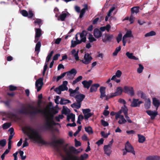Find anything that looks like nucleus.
<instances>
[{
	"mask_svg": "<svg viewBox=\"0 0 160 160\" xmlns=\"http://www.w3.org/2000/svg\"><path fill=\"white\" fill-rule=\"evenodd\" d=\"M23 153L24 152L22 151L21 150L19 152V154L20 155L22 159V160H25L26 157V156H23Z\"/></svg>",
	"mask_w": 160,
	"mask_h": 160,
	"instance_id": "bf43d9fd",
	"label": "nucleus"
},
{
	"mask_svg": "<svg viewBox=\"0 0 160 160\" xmlns=\"http://www.w3.org/2000/svg\"><path fill=\"white\" fill-rule=\"evenodd\" d=\"M88 9V5L87 4H86L84 5V8H83L80 11V13L79 16V18H82L85 13L86 12V10Z\"/></svg>",
	"mask_w": 160,
	"mask_h": 160,
	"instance_id": "b1692460",
	"label": "nucleus"
},
{
	"mask_svg": "<svg viewBox=\"0 0 160 160\" xmlns=\"http://www.w3.org/2000/svg\"><path fill=\"white\" fill-rule=\"evenodd\" d=\"M139 8L138 7H134L132 8L131 9L132 13L133 14L134 13L137 14L139 12Z\"/></svg>",
	"mask_w": 160,
	"mask_h": 160,
	"instance_id": "37998d69",
	"label": "nucleus"
},
{
	"mask_svg": "<svg viewBox=\"0 0 160 160\" xmlns=\"http://www.w3.org/2000/svg\"><path fill=\"white\" fill-rule=\"evenodd\" d=\"M35 35L34 42H36L39 40V38L42 35L41 30L39 28H35Z\"/></svg>",
	"mask_w": 160,
	"mask_h": 160,
	"instance_id": "a211bd4d",
	"label": "nucleus"
},
{
	"mask_svg": "<svg viewBox=\"0 0 160 160\" xmlns=\"http://www.w3.org/2000/svg\"><path fill=\"white\" fill-rule=\"evenodd\" d=\"M122 92V89L121 87H118L117 88L116 92L114 93H111L110 95L106 96L107 98H110L118 95L121 94Z\"/></svg>",
	"mask_w": 160,
	"mask_h": 160,
	"instance_id": "0eeeda50",
	"label": "nucleus"
},
{
	"mask_svg": "<svg viewBox=\"0 0 160 160\" xmlns=\"http://www.w3.org/2000/svg\"><path fill=\"white\" fill-rule=\"evenodd\" d=\"M147 114L150 116L151 119L153 120L158 114V112L156 111L148 110L146 111Z\"/></svg>",
	"mask_w": 160,
	"mask_h": 160,
	"instance_id": "f3484780",
	"label": "nucleus"
},
{
	"mask_svg": "<svg viewBox=\"0 0 160 160\" xmlns=\"http://www.w3.org/2000/svg\"><path fill=\"white\" fill-rule=\"evenodd\" d=\"M125 149L127 152H131L133 155H135V152L133 147L128 141L126 143Z\"/></svg>",
	"mask_w": 160,
	"mask_h": 160,
	"instance_id": "6e6552de",
	"label": "nucleus"
},
{
	"mask_svg": "<svg viewBox=\"0 0 160 160\" xmlns=\"http://www.w3.org/2000/svg\"><path fill=\"white\" fill-rule=\"evenodd\" d=\"M82 78V77L81 76H80L78 77L77 78L74 80L72 82V85H74L78 82L81 81Z\"/></svg>",
	"mask_w": 160,
	"mask_h": 160,
	"instance_id": "49530a36",
	"label": "nucleus"
},
{
	"mask_svg": "<svg viewBox=\"0 0 160 160\" xmlns=\"http://www.w3.org/2000/svg\"><path fill=\"white\" fill-rule=\"evenodd\" d=\"M46 122V126L49 129H51L53 125H58L61 127V125L59 123H56L53 121L52 117L46 115L45 117Z\"/></svg>",
	"mask_w": 160,
	"mask_h": 160,
	"instance_id": "7ed1b4c3",
	"label": "nucleus"
},
{
	"mask_svg": "<svg viewBox=\"0 0 160 160\" xmlns=\"http://www.w3.org/2000/svg\"><path fill=\"white\" fill-rule=\"evenodd\" d=\"M11 125L10 123H6L2 125V127L4 129H6L10 127Z\"/></svg>",
	"mask_w": 160,
	"mask_h": 160,
	"instance_id": "09e8293b",
	"label": "nucleus"
},
{
	"mask_svg": "<svg viewBox=\"0 0 160 160\" xmlns=\"http://www.w3.org/2000/svg\"><path fill=\"white\" fill-rule=\"evenodd\" d=\"M122 109L120 110V111H119L118 112H117L115 115V119L116 120L118 119L119 117H120L121 116H122V115H121V113H122Z\"/></svg>",
	"mask_w": 160,
	"mask_h": 160,
	"instance_id": "5fc2aeb1",
	"label": "nucleus"
},
{
	"mask_svg": "<svg viewBox=\"0 0 160 160\" xmlns=\"http://www.w3.org/2000/svg\"><path fill=\"white\" fill-rule=\"evenodd\" d=\"M115 9V8L114 7H112L110 8L107 14L108 16L110 17L111 15L112 12Z\"/></svg>",
	"mask_w": 160,
	"mask_h": 160,
	"instance_id": "052dcab7",
	"label": "nucleus"
},
{
	"mask_svg": "<svg viewBox=\"0 0 160 160\" xmlns=\"http://www.w3.org/2000/svg\"><path fill=\"white\" fill-rule=\"evenodd\" d=\"M126 55L128 58L130 59L135 60L138 59V58L133 55V53H130L129 52H128L126 53Z\"/></svg>",
	"mask_w": 160,
	"mask_h": 160,
	"instance_id": "cd10ccee",
	"label": "nucleus"
},
{
	"mask_svg": "<svg viewBox=\"0 0 160 160\" xmlns=\"http://www.w3.org/2000/svg\"><path fill=\"white\" fill-rule=\"evenodd\" d=\"M151 102L149 98H146L145 99L144 107L146 109H149L151 106Z\"/></svg>",
	"mask_w": 160,
	"mask_h": 160,
	"instance_id": "bb28decb",
	"label": "nucleus"
},
{
	"mask_svg": "<svg viewBox=\"0 0 160 160\" xmlns=\"http://www.w3.org/2000/svg\"><path fill=\"white\" fill-rule=\"evenodd\" d=\"M156 34V32L154 31H152L146 33L145 35L144 36L145 37H148L154 36Z\"/></svg>",
	"mask_w": 160,
	"mask_h": 160,
	"instance_id": "ea45409f",
	"label": "nucleus"
},
{
	"mask_svg": "<svg viewBox=\"0 0 160 160\" xmlns=\"http://www.w3.org/2000/svg\"><path fill=\"white\" fill-rule=\"evenodd\" d=\"M42 110L40 109H38L36 108H32V114H35L41 112Z\"/></svg>",
	"mask_w": 160,
	"mask_h": 160,
	"instance_id": "58836bf2",
	"label": "nucleus"
},
{
	"mask_svg": "<svg viewBox=\"0 0 160 160\" xmlns=\"http://www.w3.org/2000/svg\"><path fill=\"white\" fill-rule=\"evenodd\" d=\"M22 130L23 132L26 134L30 139L42 144H46L47 143L41 138L38 130L33 127L27 126L22 128Z\"/></svg>",
	"mask_w": 160,
	"mask_h": 160,
	"instance_id": "f257e3e1",
	"label": "nucleus"
},
{
	"mask_svg": "<svg viewBox=\"0 0 160 160\" xmlns=\"http://www.w3.org/2000/svg\"><path fill=\"white\" fill-rule=\"evenodd\" d=\"M41 46V43L40 42H38L36 45L35 51L38 52V54L39 53L40 51Z\"/></svg>",
	"mask_w": 160,
	"mask_h": 160,
	"instance_id": "79ce46f5",
	"label": "nucleus"
},
{
	"mask_svg": "<svg viewBox=\"0 0 160 160\" xmlns=\"http://www.w3.org/2000/svg\"><path fill=\"white\" fill-rule=\"evenodd\" d=\"M72 54L74 57L76 61H78L79 57L78 56V51H76L75 49H73L71 52Z\"/></svg>",
	"mask_w": 160,
	"mask_h": 160,
	"instance_id": "7c9ffc66",
	"label": "nucleus"
},
{
	"mask_svg": "<svg viewBox=\"0 0 160 160\" xmlns=\"http://www.w3.org/2000/svg\"><path fill=\"white\" fill-rule=\"evenodd\" d=\"M43 85V79L42 78L37 79L35 82V87L37 92L39 91L41 89Z\"/></svg>",
	"mask_w": 160,
	"mask_h": 160,
	"instance_id": "9b49d317",
	"label": "nucleus"
},
{
	"mask_svg": "<svg viewBox=\"0 0 160 160\" xmlns=\"http://www.w3.org/2000/svg\"><path fill=\"white\" fill-rule=\"evenodd\" d=\"M66 73L67 74V75H69L70 74L71 75H72L73 74L74 77V76L77 73V71L74 68L72 69L70 71L66 72Z\"/></svg>",
	"mask_w": 160,
	"mask_h": 160,
	"instance_id": "e433bc0d",
	"label": "nucleus"
},
{
	"mask_svg": "<svg viewBox=\"0 0 160 160\" xmlns=\"http://www.w3.org/2000/svg\"><path fill=\"white\" fill-rule=\"evenodd\" d=\"M99 84L97 83L92 85L90 88V92H96L98 88L99 87Z\"/></svg>",
	"mask_w": 160,
	"mask_h": 160,
	"instance_id": "2f4dec72",
	"label": "nucleus"
},
{
	"mask_svg": "<svg viewBox=\"0 0 160 160\" xmlns=\"http://www.w3.org/2000/svg\"><path fill=\"white\" fill-rule=\"evenodd\" d=\"M21 13L24 17H28V18H31L33 16L34 14L31 10H29L28 13L25 10H23L21 11Z\"/></svg>",
	"mask_w": 160,
	"mask_h": 160,
	"instance_id": "4468645a",
	"label": "nucleus"
},
{
	"mask_svg": "<svg viewBox=\"0 0 160 160\" xmlns=\"http://www.w3.org/2000/svg\"><path fill=\"white\" fill-rule=\"evenodd\" d=\"M122 74V72L119 70H118L115 74V76L118 78H120Z\"/></svg>",
	"mask_w": 160,
	"mask_h": 160,
	"instance_id": "774afa93",
	"label": "nucleus"
},
{
	"mask_svg": "<svg viewBox=\"0 0 160 160\" xmlns=\"http://www.w3.org/2000/svg\"><path fill=\"white\" fill-rule=\"evenodd\" d=\"M101 122L102 125L104 127H106L108 125V122L103 120H101Z\"/></svg>",
	"mask_w": 160,
	"mask_h": 160,
	"instance_id": "338daca9",
	"label": "nucleus"
},
{
	"mask_svg": "<svg viewBox=\"0 0 160 160\" xmlns=\"http://www.w3.org/2000/svg\"><path fill=\"white\" fill-rule=\"evenodd\" d=\"M121 109L124 115L128 114V109L126 105H124L123 107H122Z\"/></svg>",
	"mask_w": 160,
	"mask_h": 160,
	"instance_id": "de8ad7c7",
	"label": "nucleus"
},
{
	"mask_svg": "<svg viewBox=\"0 0 160 160\" xmlns=\"http://www.w3.org/2000/svg\"><path fill=\"white\" fill-rule=\"evenodd\" d=\"M92 82V81L90 80L88 81L86 80L83 81L82 82V83L84 87L85 88H86L88 89Z\"/></svg>",
	"mask_w": 160,
	"mask_h": 160,
	"instance_id": "5701e85b",
	"label": "nucleus"
},
{
	"mask_svg": "<svg viewBox=\"0 0 160 160\" xmlns=\"http://www.w3.org/2000/svg\"><path fill=\"white\" fill-rule=\"evenodd\" d=\"M84 118L83 116L82 115H80L78 117V119L77 121V123L79 124H81V121Z\"/></svg>",
	"mask_w": 160,
	"mask_h": 160,
	"instance_id": "603ef678",
	"label": "nucleus"
},
{
	"mask_svg": "<svg viewBox=\"0 0 160 160\" xmlns=\"http://www.w3.org/2000/svg\"><path fill=\"white\" fill-rule=\"evenodd\" d=\"M69 91L70 92V95L71 96H73L74 94L76 93L77 91L76 90H73L72 89H69Z\"/></svg>",
	"mask_w": 160,
	"mask_h": 160,
	"instance_id": "0e129e2a",
	"label": "nucleus"
},
{
	"mask_svg": "<svg viewBox=\"0 0 160 160\" xmlns=\"http://www.w3.org/2000/svg\"><path fill=\"white\" fill-rule=\"evenodd\" d=\"M70 14L68 12H62V14L58 17V20H60L62 21H64L65 18L69 16Z\"/></svg>",
	"mask_w": 160,
	"mask_h": 160,
	"instance_id": "2eb2a0df",
	"label": "nucleus"
},
{
	"mask_svg": "<svg viewBox=\"0 0 160 160\" xmlns=\"http://www.w3.org/2000/svg\"><path fill=\"white\" fill-rule=\"evenodd\" d=\"M63 116L62 115H59L58 116L56 117L55 119L57 121L59 122L61 119H63Z\"/></svg>",
	"mask_w": 160,
	"mask_h": 160,
	"instance_id": "e2e57ef3",
	"label": "nucleus"
},
{
	"mask_svg": "<svg viewBox=\"0 0 160 160\" xmlns=\"http://www.w3.org/2000/svg\"><path fill=\"white\" fill-rule=\"evenodd\" d=\"M10 152V150L7 149L4 152V153L1 155V158L2 160H3L5 158V155L7 154Z\"/></svg>",
	"mask_w": 160,
	"mask_h": 160,
	"instance_id": "864d4df0",
	"label": "nucleus"
},
{
	"mask_svg": "<svg viewBox=\"0 0 160 160\" xmlns=\"http://www.w3.org/2000/svg\"><path fill=\"white\" fill-rule=\"evenodd\" d=\"M133 35L132 34V32L131 30H128L126 34L124 35L122 38V39L125 40H127L128 38L132 37Z\"/></svg>",
	"mask_w": 160,
	"mask_h": 160,
	"instance_id": "c85d7f7f",
	"label": "nucleus"
},
{
	"mask_svg": "<svg viewBox=\"0 0 160 160\" xmlns=\"http://www.w3.org/2000/svg\"><path fill=\"white\" fill-rule=\"evenodd\" d=\"M64 142V140L63 139H60L57 140H53L52 142L54 149L61 155L62 154L60 150L61 146L59 145V144H62Z\"/></svg>",
	"mask_w": 160,
	"mask_h": 160,
	"instance_id": "20e7f679",
	"label": "nucleus"
},
{
	"mask_svg": "<svg viewBox=\"0 0 160 160\" xmlns=\"http://www.w3.org/2000/svg\"><path fill=\"white\" fill-rule=\"evenodd\" d=\"M93 35L96 38H99L101 37L102 33L98 29L95 28L94 30Z\"/></svg>",
	"mask_w": 160,
	"mask_h": 160,
	"instance_id": "4be33fe9",
	"label": "nucleus"
},
{
	"mask_svg": "<svg viewBox=\"0 0 160 160\" xmlns=\"http://www.w3.org/2000/svg\"><path fill=\"white\" fill-rule=\"evenodd\" d=\"M72 108H76L78 109L81 107V103L77 102L74 103L71 105Z\"/></svg>",
	"mask_w": 160,
	"mask_h": 160,
	"instance_id": "f704fd0d",
	"label": "nucleus"
},
{
	"mask_svg": "<svg viewBox=\"0 0 160 160\" xmlns=\"http://www.w3.org/2000/svg\"><path fill=\"white\" fill-rule=\"evenodd\" d=\"M42 21L39 19H37L34 21V23L35 24H38L40 27L42 25Z\"/></svg>",
	"mask_w": 160,
	"mask_h": 160,
	"instance_id": "13d9d810",
	"label": "nucleus"
},
{
	"mask_svg": "<svg viewBox=\"0 0 160 160\" xmlns=\"http://www.w3.org/2000/svg\"><path fill=\"white\" fill-rule=\"evenodd\" d=\"M142 103L143 102L142 101H139L138 99H133L131 106L132 107H135L139 106L140 104Z\"/></svg>",
	"mask_w": 160,
	"mask_h": 160,
	"instance_id": "aec40b11",
	"label": "nucleus"
},
{
	"mask_svg": "<svg viewBox=\"0 0 160 160\" xmlns=\"http://www.w3.org/2000/svg\"><path fill=\"white\" fill-rule=\"evenodd\" d=\"M138 141L139 142L143 143L145 141V138L143 135L138 134Z\"/></svg>",
	"mask_w": 160,
	"mask_h": 160,
	"instance_id": "4c0bfd02",
	"label": "nucleus"
},
{
	"mask_svg": "<svg viewBox=\"0 0 160 160\" xmlns=\"http://www.w3.org/2000/svg\"><path fill=\"white\" fill-rule=\"evenodd\" d=\"M68 83L67 81H64L63 82L62 84L59 87L62 91L67 90H68V88L67 86Z\"/></svg>",
	"mask_w": 160,
	"mask_h": 160,
	"instance_id": "a878e982",
	"label": "nucleus"
},
{
	"mask_svg": "<svg viewBox=\"0 0 160 160\" xmlns=\"http://www.w3.org/2000/svg\"><path fill=\"white\" fill-rule=\"evenodd\" d=\"M85 131L87 132L89 134H92L93 132L92 128L90 127H85Z\"/></svg>",
	"mask_w": 160,
	"mask_h": 160,
	"instance_id": "c03bdc74",
	"label": "nucleus"
},
{
	"mask_svg": "<svg viewBox=\"0 0 160 160\" xmlns=\"http://www.w3.org/2000/svg\"><path fill=\"white\" fill-rule=\"evenodd\" d=\"M122 35L121 33H119L117 38H116V40L118 43H119L122 40Z\"/></svg>",
	"mask_w": 160,
	"mask_h": 160,
	"instance_id": "680f3d73",
	"label": "nucleus"
},
{
	"mask_svg": "<svg viewBox=\"0 0 160 160\" xmlns=\"http://www.w3.org/2000/svg\"><path fill=\"white\" fill-rule=\"evenodd\" d=\"M6 143V140L5 139H2L0 140V146L4 147Z\"/></svg>",
	"mask_w": 160,
	"mask_h": 160,
	"instance_id": "6e6d98bb",
	"label": "nucleus"
},
{
	"mask_svg": "<svg viewBox=\"0 0 160 160\" xmlns=\"http://www.w3.org/2000/svg\"><path fill=\"white\" fill-rule=\"evenodd\" d=\"M105 88L103 87H100V96L101 98H103L106 96L105 94Z\"/></svg>",
	"mask_w": 160,
	"mask_h": 160,
	"instance_id": "473e14b6",
	"label": "nucleus"
},
{
	"mask_svg": "<svg viewBox=\"0 0 160 160\" xmlns=\"http://www.w3.org/2000/svg\"><path fill=\"white\" fill-rule=\"evenodd\" d=\"M152 103L157 110L159 106L160 105V102L159 100L155 98L152 99Z\"/></svg>",
	"mask_w": 160,
	"mask_h": 160,
	"instance_id": "c756f323",
	"label": "nucleus"
},
{
	"mask_svg": "<svg viewBox=\"0 0 160 160\" xmlns=\"http://www.w3.org/2000/svg\"><path fill=\"white\" fill-rule=\"evenodd\" d=\"M70 103H71V102L69 100L64 99H61L60 102V104L62 105Z\"/></svg>",
	"mask_w": 160,
	"mask_h": 160,
	"instance_id": "a19ab883",
	"label": "nucleus"
},
{
	"mask_svg": "<svg viewBox=\"0 0 160 160\" xmlns=\"http://www.w3.org/2000/svg\"><path fill=\"white\" fill-rule=\"evenodd\" d=\"M113 142V140L112 139L109 142L108 144L105 145L104 146L103 149L104 153L108 156H110L112 152V147Z\"/></svg>",
	"mask_w": 160,
	"mask_h": 160,
	"instance_id": "39448f33",
	"label": "nucleus"
},
{
	"mask_svg": "<svg viewBox=\"0 0 160 160\" xmlns=\"http://www.w3.org/2000/svg\"><path fill=\"white\" fill-rule=\"evenodd\" d=\"M88 39L90 42H92L96 40V39L93 37V36L90 33L89 34V36L88 38Z\"/></svg>",
	"mask_w": 160,
	"mask_h": 160,
	"instance_id": "a18cd8bd",
	"label": "nucleus"
},
{
	"mask_svg": "<svg viewBox=\"0 0 160 160\" xmlns=\"http://www.w3.org/2000/svg\"><path fill=\"white\" fill-rule=\"evenodd\" d=\"M82 112L84 115V119L86 120H87L93 115V113L90 112L91 110L89 108L82 109Z\"/></svg>",
	"mask_w": 160,
	"mask_h": 160,
	"instance_id": "1a4fd4ad",
	"label": "nucleus"
},
{
	"mask_svg": "<svg viewBox=\"0 0 160 160\" xmlns=\"http://www.w3.org/2000/svg\"><path fill=\"white\" fill-rule=\"evenodd\" d=\"M92 59V57L88 53L85 54L84 57V59L81 61L85 64H89Z\"/></svg>",
	"mask_w": 160,
	"mask_h": 160,
	"instance_id": "9d476101",
	"label": "nucleus"
},
{
	"mask_svg": "<svg viewBox=\"0 0 160 160\" xmlns=\"http://www.w3.org/2000/svg\"><path fill=\"white\" fill-rule=\"evenodd\" d=\"M146 160H160V156L158 155L149 156L146 158Z\"/></svg>",
	"mask_w": 160,
	"mask_h": 160,
	"instance_id": "393cba45",
	"label": "nucleus"
},
{
	"mask_svg": "<svg viewBox=\"0 0 160 160\" xmlns=\"http://www.w3.org/2000/svg\"><path fill=\"white\" fill-rule=\"evenodd\" d=\"M138 65L139 67L137 69V72L139 73H140L142 72L144 68L143 66L141 64H139Z\"/></svg>",
	"mask_w": 160,
	"mask_h": 160,
	"instance_id": "3c124183",
	"label": "nucleus"
},
{
	"mask_svg": "<svg viewBox=\"0 0 160 160\" xmlns=\"http://www.w3.org/2000/svg\"><path fill=\"white\" fill-rule=\"evenodd\" d=\"M121 49V47L119 46V47L117 48L115 51L113 53L112 55L113 56H116L118 52L120 51Z\"/></svg>",
	"mask_w": 160,
	"mask_h": 160,
	"instance_id": "8fccbe9b",
	"label": "nucleus"
},
{
	"mask_svg": "<svg viewBox=\"0 0 160 160\" xmlns=\"http://www.w3.org/2000/svg\"><path fill=\"white\" fill-rule=\"evenodd\" d=\"M118 118L120 119L118 121V123L119 124H122L126 122L127 120L125 119L123 115L120 116Z\"/></svg>",
	"mask_w": 160,
	"mask_h": 160,
	"instance_id": "c9c22d12",
	"label": "nucleus"
},
{
	"mask_svg": "<svg viewBox=\"0 0 160 160\" xmlns=\"http://www.w3.org/2000/svg\"><path fill=\"white\" fill-rule=\"evenodd\" d=\"M85 97V96L82 94L79 93L78 94L75 96L77 102H79L80 103L83 100Z\"/></svg>",
	"mask_w": 160,
	"mask_h": 160,
	"instance_id": "412c9836",
	"label": "nucleus"
},
{
	"mask_svg": "<svg viewBox=\"0 0 160 160\" xmlns=\"http://www.w3.org/2000/svg\"><path fill=\"white\" fill-rule=\"evenodd\" d=\"M80 37V40L81 42H85L86 41V36L88 34L87 31L85 30H83L81 33H78Z\"/></svg>",
	"mask_w": 160,
	"mask_h": 160,
	"instance_id": "ddd939ff",
	"label": "nucleus"
},
{
	"mask_svg": "<svg viewBox=\"0 0 160 160\" xmlns=\"http://www.w3.org/2000/svg\"><path fill=\"white\" fill-rule=\"evenodd\" d=\"M19 112L20 113L26 114L28 112V109L26 108H23L20 110Z\"/></svg>",
	"mask_w": 160,
	"mask_h": 160,
	"instance_id": "69168bd1",
	"label": "nucleus"
},
{
	"mask_svg": "<svg viewBox=\"0 0 160 160\" xmlns=\"http://www.w3.org/2000/svg\"><path fill=\"white\" fill-rule=\"evenodd\" d=\"M78 34H77L75 35V38H73L71 41V47L74 48L77 45L81 44L82 43L80 40L78 39Z\"/></svg>",
	"mask_w": 160,
	"mask_h": 160,
	"instance_id": "f8f14e48",
	"label": "nucleus"
},
{
	"mask_svg": "<svg viewBox=\"0 0 160 160\" xmlns=\"http://www.w3.org/2000/svg\"><path fill=\"white\" fill-rule=\"evenodd\" d=\"M82 150V149L79 148L78 149H76L73 147H71L68 148L65 147L64 148V151L66 153V155H61V156L62 157V160H71L68 159V156L74 155L72 154V153H73L74 154H78L81 152Z\"/></svg>",
	"mask_w": 160,
	"mask_h": 160,
	"instance_id": "f03ea898",
	"label": "nucleus"
},
{
	"mask_svg": "<svg viewBox=\"0 0 160 160\" xmlns=\"http://www.w3.org/2000/svg\"><path fill=\"white\" fill-rule=\"evenodd\" d=\"M66 74V72H63L62 74L58 76L57 78L56 79V81L57 82L59 80L62 79L63 77H64Z\"/></svg>",
	"mask_w": 160,
	"mask_h": 160,
	"instance_id": "4d7b16f0",
	"label": "nucleus"
},
{
	"mask_svg": "<svg viewBox=\"0 0 160 160\" xmlns=\"http://www.w3.org/2000/svg\"><path fill=\"white\" fill-rule=\"evenodd\" d=\"M68 159L71 160H86L88 158V154L85 153L81 155L80 157L76 155H72L68 156Z\"/></svg>",
	"mask_w": 160,
	"mask_h": 160,
	"instance_id": "423d86ee",
	"label": "nucleus"
},
{
	"mask_svg": "<svg viewBox=\"0 0 160 160\" xmlns=\"http://www.w3.org/2000/svg\"><path fill=\"white\" fill-rule=\"evenodd\" d=\"M71 120L72 122H74L75 120V115L72 113H70L67 116V120L69 122Z\"/></svg>",
	"mask_w": 160,
	"mask_h": 160,
	"instance_id": "72a5a7b5",
	"label": "nucleus"
},
{
	"mask_svg": "<svg viewBox=\"0 0 160 160\" xmlns=\"http://www.w3.org/2000/svg\"><path fill=\"white\" fill-rule=\"evenodd\" d=\"M113 38V36L112 34H105L102 38V41L104 42H110Z\"/></svg>",
	"mask_w": 160,
	"mask_h": 160,
	"instance_id": "dca6fc26",
	"label": "nucleus"
},
{
	"mask_svg": "<svg viewBox=\"0 0 160 160\" xmlns=\"http://www.w3.org/2000/svg\"><path fill=\"white\" fill-rule=\"evenodd\" d=\"M124 91L125 92L128 93L131 96H133L134 95V91L132 87L125 86L124 87Z\"/></svg>",
	"mask_w": 160,
	"mask_h": 160,
	"instance_id": "6ab92c4d",
	"label": "nucleus"
}]
</instances>
